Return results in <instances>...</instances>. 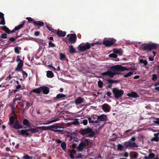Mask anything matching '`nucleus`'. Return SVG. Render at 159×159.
Here are the masks:
<instances>
[{"instance_id":"1","label":"nucleus","mask_w":159,"mask_h":159,"mask_svg":"<svg viewBox=\"0 0 159 159\" xmlns=\"http://www.w3.org/2000/svg\"><path fill=\"white\" fill-rule=\"evenodd\" d=\"M127 70L126 68L120 65H115L111 66L107 71L102 73V74L103 76H108L113 78L115 75L120 74L121 72Z\"/></svg>"},{"instance_id":"2","label":"nucleus","mask_w":159,"mask_h":159,"mask_svg":"<svg viewBox=\"0 0 159 159\" xmlns=\"http://www.w3.org/2000/svg\"><path fill=\"white\" fill-rule=\"evenodd\" d=\"M47 127V130H50L55 132H63V130H55L57 129H63L64 126L61 124H57L56 125H52Z\"/></svg>"},{"instance_id":"3","label":"nucleus","mask_w":159,"mask_h":159,"mask_svg":"<svg viewBox=\"0 0 159 159\" xmlns=\"http://www.w3.org/2000/svg\"><path fill=\"white\" fill-rule=\"evenodd\" d=\"M79 133L81 135L84 136L85 134H88V136L92 137L94 136V133L92 129L88 127L86 129H81L79 130Z\"/></svg>"},{"instance_id":"4","label":"nucleus","mask_w":159,"mask_h":159,"mask_svg":"<svg viewBox=\"0 0 159 159\" xmlns=\"http://www.w3.org/2000/svg\"><path fill=\"white\" fill-rule=\"evenodd\" d=\"M157 48V45L155 43L151 44L144 43L141 47V49L143 51H151L155 50Z\"/></svg>"},{"instance_id":"5","label":"nucleus","mask_w":159,"mask_h":159,"mask_svg":"<svg viewBox=\"0 0 159 159\" xmlns=\"http://www.w3.org/2000/svg\"><path fill=\"white\" fill-rule=\"evenodd\" d=\"M136 140V138L134 137H133L132 138L127 142H126L124 143V145L126 147H136L137 146L136 143L134 142Z\"/></svg>"},{"instance_id":"6","label":"nucleus","mask_w":159,"mask_h":159,"mask_svg":"<svg viewBox=\"0 0 159 159\" xmlns=\"http://www.w3.org/2000/svg\"><path fill=\"white\" fill-rule=\"evenodd\" d=\"M112 92L114 94L115 97L116 98H118L122 97L124 93V91L117 88H114L112 89Z\"/></svg>"},{"instance_id":"7","label":"nucleus","mask_w":159,"mask_h":159,"mask_svg":"<svg viewBox=\"0 0 159 159\" xmlns=\"http://www.w3.org/2000/svg\"><path fill=\"white\" fill-rule=\"evenodd\" d=\"M90 48V45L89 42H87L84 46H82L81 44L78 47V48L80 52H84Z\"/></svg>"},{"instance_id":"8","label":"nucleus","mask_w":159,"mask_h":159,"mask_svg":"<svg viewBox=\"0 0 159 159\" xmlns=\"http://www.w3.org/2000/svg\"><path fill=\"white\" fill-rule=\"evenodd\" d=\"M30 131L32 133L35 134L38 132L39 130H47V127L45 126H37L36 128L29 129Z\"/></svg>"},{"instance_id":"9","label":"nucleus","mask_w":159,"mask_h":159,"mask_svg":"<svg viewBox=\"0 0 159 159\" xmlns=\"http://www.w3.org/2000/svg\"><path fill=\"white\" fill-rule=\"evenodd\" d=\"M76 35L75 34H71L68 40L66 41V42L67 43H75L76 42Z\"/></svg>"},{"instance_id":"10","label":"nucleus","mask_w":159,"mask_h":159,"mask_svg":"<svg viewBox=\"0 0 159 159\" xmlns=\"http://www.w3.org/2000/svg\"><path fill=\"white\" fill-rule=\"evenodd\" d=\"M88 145V142L86 141H82L80 143L77 147V150L80 152L83 151V149Z\"/></svg>"},{"instance_id":"11","label":"nucleus","mask_w":159,"mask_h":159,"mask_svg":"<svg viewBox=\"0 0 159 159\" xmlns=\"http://www.w3.org/2000/svg\"><path fill=\"white\" fill-rule=\"evenodd\" d=\"M116 40L114 39H111L110 40H106L102 42V44L106 47H110L114 44Z\"/></svg>"},{"instance_id":"12","label":"nucleus","mask_w":159,"mask_h":159,"mask_svg":"<svg viewBox=\"0 0 159 159\" xmlns=\"http://www.w3.org/2000/svg\"><path fill=\"white\" fill-rule=\"evenodd\" d=\"M67 96L62 93H59L56 97L54 98L53 100L55 102L58 101L60 100H63L66 98Z\"/></svg>"},{"instance_id":"13","label":"nucleus","mask_w":159,"mask_h":159,"mask_svg":"<svg viewBox=\"0 0 159 159\" xmlns=\"http://www.w3.org/2000/svg\"><path fill=\"white\" fill-rule=\"evenodd\" d=\"M107 117L106 115L104 114L98 116V120H95V123H99L101 121H105L107 120Z\"/></svg>"},{"instance_id":"14","label":"nucleus","mask_w":159,"mask_h":159,"mask_svg":"<svg viewBox=\"0 0 159 159\" xmlns=\"http://www.w3.org/2000/svg\"><path fill=\"white\" fill-rule=\"evenodd\" d=\"M102 108L103 111L106 112H108L110 111L111 107L107 104H104L102 105Z\"/></svg>"},{"instance_id":"15","label":"nucleus","mask_w":159,"mask_h":159,"mask_svg":"<svg viewBox=\"0 0 159 159\" xmlns=\"http://www.w3.org/2000/svg\"><path fill=\"white\" fill-rule=\"evenodd\" d=\"M84 99L83 98L81 97H78L75 100V103L77 105L84 103Z\"/></svg>"},{"instance_id":"16","label":"nucleus","mask_w":159,"mask_h":159,"mask_svg":"<svg viewBox=\"0 0 159 159\" xmlns=\"http://www.w3.org/2000/svg\"><path fill=\"white\" fill-rule=\"evenodd\" d=\"M57 34L59 37H64L66 35V32L63 31L58 29L57 31L56 30V32L55 33Z\"/></svg>"},{"instance_id":"17","label":"nucleus","mask_w":159,"mask_h":159,"mask_svg":"<svg viewBox=\"0 0 159 159\" xmlns=\"http://www.w3.org/2000/svg\"><path fill=\"white\" fill-rule=\"evenodd\" d=\"M127 95L129 97L134 98H137L139 97V95L136 93L134 91L127 93Z\"/></svg>"},{"instance_id":"18","label":"nucleus","mask_w":159,"mask_h":159,"mask_svg":"<svg viewBox=\"0 0 159 159\" xmlns=\"http://www.w3.org/2000/svg\"><path fill=\"white\" fill-rule=\"evenodd\" d=\"M25 25V22H23L22 23L19 25L18 26L15 27L11 31V33H13L15 32L16 31L22 28Z\"/></svg>"},{"instance_id":"19","label":"nucleus","mask_w":159,"mask_h":159,"mask_svg":"<svg viewBox=\"0 0 159 159\" xmlns=\"http://www.w3.org/2000/svg\"><path fill=\"white\" fill-rule=\"evenodd\" d=\"M13 128L15 129H18L21 128H24L22 126L19 125V122L18 120H16L13 125Z\"/></svg>"},{"instance_id":"20","label":"nucleus","mask_w":159,"mask_h":159,"mask_svg":"<svg viewBox=\"0 0 159 159\" xmlns=\"http://www.w3.org/2000/svg\"><path fill=\"white\" fill-rule=\"evenodd\" d=\"M19 100L20 101H22V102H24V101H23L22 99L21 96L20 94H17L16 95L15 98L13 99V103L15 104V102L16 101Z\"/></svg>"},{"instance_id":"21","label":"nucleus","mask_w":159,"mask_h":159,"mask_svg":"<svg viewBox=\"0 0 159 159\" xmlns=\"http://www.w3.org/2000/svg\"><path fill=\"white\" fill-rule=\"evenodd\" d=\"M41 92L44 94H48L49 92V88L47 87L43 86L40 87Z\"/></svg>"},{"instance_id":"22","label":"nucleus","mask_w":159,"mask_h":159,"mask_svg":"<svg viewBox=\"0 0 159 159\" xmlns=\"http://www.w3.org/2000/svg\"><path fill=\"white\" fill-rule=\"evenodd\" d=\"M29 131H30L29 129H22L21 130L20 134L24 136H28L30 135V134L28 132Z\"/></svg>"},{"instance_id":"23","label":"nucleus","mask_w":159,"mask_h":159,"mask_svg":"<svg viewBox=\"0 0 159 159\" xmlns=\"http://www.w3.org/2000/svg\"><path fill=\"white\" fill-rule=\"evenodd\" d=\"M23 66V62L22 61H21L20 62H19L18 63L17 67L15 68V70L18 71L21 70H22L21 68Z\"/></svg>"},{"instance_id":"24","label":"nucleus","mask_w":159,"mask_h":159,"mask_svg":"<svg viewBox=\"0 0 159 159\" xmlns=\"http://www.w3.org/2000/svg\"><path fill=\"white\" fill-rule=\"evenodd\" d=\"M33 24L34 25H36L38 26H39L38 28H39V27L43 26L44 25V23L43 21H35L33 22Z\"/></svg>"},{"instance_id":"25","label":"nucleus","mask_w":159,"mask_h":159,"mask_svg":"<svg viewBox=\"0 0 159 159\" xmlns=\"http://www.w3.org/2000/svg\"><path fill=\"white\" fill-rule=\"evenodd\" d=\"M69 51L70 53H71V54H73V53H76L77 51H76L75 48H74L72 45H69Z\"/></svg>"},{"instance_id":"26","label":"nucleus","mask_w":159,"mask_h":159,"mask_svg":"<svg viewBox=\"0 0 159 159\" xmlns=\"http://www.w3.org/2000/svg\"><path fill=\"white\" fill-rule=\"evenodd\" d=\"M22 123L27 127H29L30 126V123L26 119H24L22 121Z\"/></svg>"},{"instance_id":"27","label":"nucleus","mask_w":159,"mask_h":159,"mask_svg":"<svg viewBox=\"0 0 159 159\" xmlns=\"http://www.w3.org/2000/svg\"><path fill=\"white\" fill-rule=\"evenodd\" d=\"M155 156V155L153 153H150L148 156H145L144 157V159H150L154 158Z\"/></svg>"},{"instance_id":"28","label":"nucleus","mask_w":159,"mask_h":159,"mask_svg":"<svg viewBox=\"0 0 159 159\" xmlns=\"http://www.w3.org/2000/svg\"><path fill=\"white\" fill-rule=\"evenodd\" d=\"M47 76L48 78H52L54 76V74L52 71H48L47 73Z\"/></svg>"},{"instance_id":"29","label":"nucleus","mask_w":159,"mask_h":159,"mask_svg":"<svg viewBox=\"0 0 159 159\" xmlns=\"http://www.w3.org/2000/svg\"><path fill=\"white\" fill-rule=\"evenodd\" d=\"M117 146V150L121 151L123 150L124 146L121 144H118Z\"/></svg>"},{"instance_id":"30","label":"nucleus","mask_w":159,"mask_h":159,"mask_svg":"<svg viewBox=\"0 0 159 159\" xmlns=\"http://www.w3.org/2000/svg\"><path fill=\"white\" fill-rule=\"evenodd\" d=\"M16 84H17V85L16 86V89L17 90L22 89V86H21V85L19 81L17 80H16L15 81Z\"/></svg>"},{"instance_id":"31","label":"nucleus","mask_w":159,"mask_h":159,"mask_svg":"<svg viewBox=\"0 0 159 159\" xmlns=\"http://www.w3.org/2000/svg\"><path fill=\"white\" fill-rule=\"evenodd\" d=\"M15 118L14 116H11L9 118V124L11 125H12L13 124V123L15 121Z\"/></svg>"},{"instance_id":"32","label":"nucleus","mask_w":159,"mask_h":159,"mask_svg":"<svg viewBox=\"0 0 159 159\" xmlns=\"http://www.w3.org/2000/svg\"><path fill=\"white\" fill-rule=\"evenodd\" d=\"M67 137L70 138V139H69V141H71L72 139H73V140L74 141L76 142H78L79 140V139L77 137H74L72 138V137L70 135H67Z\"/></svg>"},{"instance_id":"33","label":"nucleus","mask_w":159,"mask_h":159,"mask_svg":"<svg viewBox=\"0 0 159 159\" xmlns=\"http://www.w3.org/2000/svg\"><path fill=\"white\" fill-rule=\"evenodd\" d=\"M58 120V119H53L51 120L47 121L46 122L43 123L44 125H47L49 124L50 123H51L54 122H55Z\"/></svg>"},{"instance_id":"34","label":"nucleus","mask_w":159,"mask_h":159,"mask_svg":"<svg viewBox=\"0 0 159 159\" xmlns=\"http://www.w3.org/2000/svg\"><path fill=\"white\" fill-rule=\"evenodd\" d=\"M3 30L8 34L11 33V30L7 27L4 26L2 27Z\"/></svg>"},{"instance_id":"35","label":"nucleus","mask_w":159,"mask_h":159,"mask_svg":"<svg viewBox=\"0 0 159 159\" xmlns=\"http://www.w3.org/2000/svg\"><path fill=\"white\" fill-rule=\"evenodd\" d=\"M156 134H154L155 137L152 138L151 139V141H155V142H158L159 141V138L158 137V136H156Z\"/></svg>"},{"instance_id":"36","label":"nucleus","mask_w":159,"mask_h":159,"mask_svg":"<svg viewBox=\"0 0 159 159\" xmlns=\"http://www.w3.org/2000/svg\"><path fill=\"white\" fill-rule=\"evenodd\" d=\"M20 71L22 73V74L23 78L24 79H25L27 77V73L25 71H24L23 70H21Z\"/></svg>"},{"instance_id":"37","label":"nucleus","mask_w":159,"mask_h":159,"mask_svg":"<svg viewBox=\"0 0 159 159\" xmlns=\"http://www.w3.org/2000/svg\"><path fill=\"white\" fill-rule=\"evenodd\" d=\"M33 92L37 93H39L41 92V88L39 87V88L34 89L33 90Z\"/></svg>"},{"instance_id":"38","label":"nucleus","mask_w":159,"mask_h":159,"mask_svg":"<svg viewBox=\"0 0 159 159\" xmlns=\"http://www.w3.org/2000/svg\"><path fill=\"white\" fill-rule=\"evenodd\" d=\"M46 27L51 32L53 33H55L56 32V30L52 28L51 27H50L49 25H47Z\"/></svg>"},{"instance_id":"39","label":"nucleus","mask_w":159,"mask_h":159,"mask_svg":"<svg viewBox=\"0 0 159 159\" xmlns=\"http://www.w3.org/2000/svg\"><path fill=\"white\" fill-rule=\"evenodd\" d=\"M139 61L140 63L143 64L145 66H146L148 64V62L146 60L141 59L139 60Z\"/></svg>"},{"instance_id":"40","label":"nucleus","mask_w":159,"mask_h":159,"mask_svg":"<svg viewBox=\"0 0 159 159\" xmlns=\"http://www.w3.org/2000/svg\"><path fill=\"white\" fill-rule=\"evenodd\" d=\"M134 154H131V156L130 157L131 158H136L138 157V154L137 152H134Z\"/></svg>"},{"instance_id":"41","label":"nucleus","mask_w":159,"mask_h":159,"mask_svg":"<svg viewBox=\"0 0 159 159\" xmlns=\"http://www.w3.org/2000/svg\"><path fill=\"white\" fill-rule=\"evenodd\" d=\"M107 81L108 83H109L111 84H113L114 83H118V81L116 80H108Z\"/></svg>"},{"instance_id":"42","label":"nucleus","mask_w":159,"mask_h":159,"mask_svg":"<svg viewBox=\"0 0 159 159\" xmlns=\"http://www.w3.org/2000/svg\"><path fill=\"white\" fill-rule=\"evenodd\" d=\"M157 76L156 74H153L152 75V79L154 81H156L157 80Z\"/></svg>"},{"instance_id":"43","label":"nucleus","mask_w":159,"mask_h":159,"mask_svg":"<svg viewBox=\"0 0 159 159\" xmlns=\"http://www.w3.org/2000/svg\"><path fill=\"white\" fill-rule=\"evenodd\" d=\"M72 124L74 125H79L80 123L78 121V119H75L74 120V121L72 122Z\"/></svg>"},{"instance_id":"44","label":"nucleus","mask_w":159,"mask_h":159,"mask_svg":"<svg viewBox=\"0 0 159 159\" xmlns=\"http://www.w3.org/2000/svg\"><path fill=\"white\" fill-rule=\"evenodd\" d=\"M61 147L63 150H65L66 148V144L65 142H62L61 143Z\"/></svg>"},{"instance_id":"45","label":"nucleus","mask_w":159,"mask_h":159,"mask_svg":"<svg viewBox=\"0 0 159 159\" xmlns=\"http://www.w3.org/2000/svg\"><path fill=\"white\" fill-rule=\"evenodd\" d=\"M21 49V48L20 47L19 48L18 47H16L15 48V52L17 54H19L20 53V50Z\"/></svg>"},{"instance_id":"46","label":"nucleus","mask_w":159,"mask_h":159,"mask_svg":"<svg viewBox=\"0 0 159 159\" xmlns=\"http://www.w3.org/2000/svg\"><path fill=\"white\" fill-rule=\"evenodd\" d=\"M98 86L99 88H102V87L103 85V83L102 82V81H101L100 80H99L98 81Z\"/></svg>"},{"instance_id":"47","label":"nucleus","mask_w":159,"mask_h":159,"mask_svg":"<svg viewBox=\"0 0 159 159\" xmlns=\"http://www.w3.org/2000/svg\"><path fill=\"white\" fill-rule=\"evenodd\" d=\"M109 56L110 58H116L117 57V55L116 54H115L114 53H111L109 55Z\"/></svg>"},{"instance_id":"48","label":"nucleus","mask_w":159,"mask_h":159,"mask_svg":"<svg viewBox=\"0 0 159 159\" xmlns=\"http://www.w3.org/2000/svg\"><path fill=\"white\" fill-rule=\"evenodd\" d=\"M26 19L28 20V21L33 23V22L35 21V20L30 17H27L26 18Z\"/></svg>"},{"instance_id":"49","label":"nucleus","mask_w":159,"mask_h":159,"mask_svg":"<svg viewBox=\"0 0 159 159\" xmlns=\"http://www.w3.org/2000/svg\"><path fill=\"white\" fill-rule=\"evenodd\" d=\"M23 158L24 159H32L33 158V157H30L28 155H25L23 157Z\"/></svg>"},{"instance_id":"50","label":"nucleus","mask_w":159,"mask_h":159,"mask_svg":"<svg viewBox=\"0 0 159 159\" xmlns=\"http://www.w3.org/2000/svg\"><path fill=\"white\" fill-rule=\"evenodd\" d=\"M60 60H63L66 57V56L63 53H60Z\"/></svg>"},{"instance_id":"51","label":"nucleus","mask_w":159,"mask_h":159,"mask_svg":"<svg viewBox=\"0 0 159 159\" xmlns=\"http://www.w3.org/2000/svg\"><path fill=\"white\" fill-rule=\"evenodd\" d=\"M48 46L49 48L50 47H55V44L52 43L51 41H49L48 43Z\"/></svg>"},{"instance_id":"52","label":"nucleus","mask_w":159,"mask_h":159,"mask_svg":"<svg viewBox=\"0 0 159 159\" xmlns=\"http://www.w3.org/2000/svg\"><path fill=\"white\" fill-rule=\"evenodd\" d=\"M133 74V72L132 71H130L127 73V74L125 75L124 76L125 77H128L130 76H131Z\"/></svg>"},{"instance_id":"53","label":"nucleus","mask_w":159,"mask_h":159,"mask_svg":"<svg viewBox=\"0 0 159 159\" xmlns=\"http://www.w3.org/2000/svg\"><path fill=\"white\" fill-rule=\"evenodd\" d=\"M1 19V21L0 22V25H4L5 24L4 18V17H3Z\"/></svg>"},{"instance_id":"54","label":"nucleus","mask_w":159,"mask_h":159,"mask_svg":"<svg viewBox=\"0 0 159 159\" xmlns=\"http://www.w3.org/2000/svg\"><path fill=\"white\" fill-rule=\"evenodd\" d=\"M31 105L30 102H26V107H25V109H27Z\"/></svg>"},{"instance_id":"55","label":"nucleus","mask_w":159,"mask_h":159,"mask_svg":"<svg viewBox=\"0 0 159 159\" xmlns=\"http://www.w3.org/2000/svg\"><path fill=\"white\" fill-rule=\"evenodd\" d=\"M88 119L89 121V123H95V121L93 120H92V118L91 117H88Z\"/></svg>"},{"instance_id":"56","label":"nucleus","mask_w":159,"mask_h":159,"mask_svg":"<svg viewBox=\"0 0 159 159\" xmlns=\"http://www.w3.org/2000/svg\"><path fill=\"white\" fill-rule=\"evenodd\" d=\"M1 37L3 39H6L7 38V35L6 33H3L2 34V35L1 36Z\"/></svg>"},{"instance_id":"57","label":"nucleus","mask_w":159,"mask_h":159,"mask_svg":"<svg viewBox=\"0 0 159 159\" xmlns=\"http://www.w3.org/2000/svg\"><path fill=\"white\" fill-rule=\"evenodd\" d=\"M16 40V39L13 37L10 38L9 40L11 42H14Z\"/></svg>"},{"instance_id":"58","label":"nucleus","mask_w":159,"mask_h":159,"mask_svg":"<svg viewBox=\"0 0 159 159\" xmlns=\"http://www.w3.org/2000/svg\"><path fill=\"white\" fill-rule=\"evenodd\" d=\"M113 52L115 54L116 53H119L120 52V51L116 48L114 49L113 50Z\"/></svg>"},{"instance_id":"59","label":"nucleus","mask_w":159,"mask_h":159,"mask_svg":"<svg viewBox=\"0 0 159 159\" xmlns=\"http://www.w3.org/2000/svg\"><path fill=\"white\" fill-rule=\"evenodd\" d=\"M106 94L108 97L110 98H111L112 97L111 96V93L110 91H107L106 93Z\"/></svg>"},{"instance_id":"60","label":"nucleus","mask_w":159,"mask_h":159,"mask_svg":"<svg viewBox=\"0 0 159 159\" xmlns=\"http://www.w3.org/2000/svg\"><path fill=\"white\" fill-rule=\"evenodd\" d=\"M16 61L17 62H20L21 61H22L20 58V56H18L16 57Z\"/></svg>"},{"instance_id":"61","label":"nucleus","mask_w":159,"mask_h":159,"mask_svg":"<svg viewBox=\"0 0 159 159\" xmlns=\"http://www.w3.org/2000/svg\"><path fill=\"white\" fill-rule=\"evenodd\" d=\"M76 151L73 149L72 150H70V153L72 154H74L75 153Z\"/></svg>"},{"instance_id":"62","label":"nucleus","mask_w":159,"mask_h":159,"mask_svg":"<svg viewBox=\"0 0 159 159\" xmlns=\"http://www.w3.org/2000/svg\"><path fill=\"white\" fill-rule=\"evenodd\" d=\"M82 123L85 125H87V123H88V120H83V121Z\"/></svg>"},{"instance_id":"63","label":"nucleus","mask_w":159,"mask_h":159,"mask_svg":"<svg viewBox=\"0 0 159 159\" xmlns=\"http://www.w3.org/2000/svg\"><path fill=\"white\" fill-rule=\"evenodd\" d=\"M82 155L81 153H78V155L76 157V158L78 159L82 158Z\"/></svg>"},{"instance_id":"64","label":"nucleus","mask_w":159,"mask_h":159,"mask_svg":"<svg viewBox=\"0 0 159 159\" xmlns=\"http://www.w3.org/2000/svg\"><path fill=\"white\" fill-rule=\"evenodd\" d=\"M40 32L39 31H36L34 33V35L36 36H37L40 34Z\"/></svg>"}]
</instances>
